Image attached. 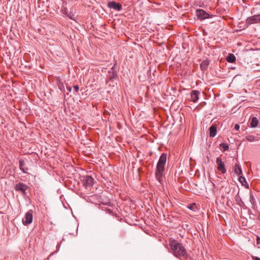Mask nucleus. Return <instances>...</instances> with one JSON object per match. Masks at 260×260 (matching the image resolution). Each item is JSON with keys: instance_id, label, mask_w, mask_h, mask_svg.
<instances>
[{"instance_id": "nucleus-1", "label": "nucleus", "mask_w": 260, "mask_h": 260, "mask_svg": "<svg viewBox=\"0 0 260 260\" xmlns=\"http://www.w3.org/2000/svg\"><path fill=\"white\" fill-rule=\"evenodd\" d=\"M170 246L174 256L179 258L186 259L187 258L188 254L187 250L181 243L173 240L170 242Z\"/></svg>"}, {"instance_id": "nucleus-2", "label": "nucleus", "mask_w": 260, "mask_h": 260, "mask_svg": "<svg viewBox=\"0 0 260 260\" xmlns=\"http://www.w3.org/2000/svg\"><path fill=\"white\" fill-rule=\"evenodd\" d=\"M166 160L167 154L162 153L157 164L155 172V177L160 183L162 181Z\"/></svg>"}, {"instance_id": "nucleus-3", "label": "nucleus", "mask_w": 260, "mask_h": 260, "mask_svg": "<svg viewBox=\"0 0 260 260\" xmlns=\"http://www.w3.org/2000/svg\"><path fill=\"white\" fill-rule=\"evenodd\" d=\"M216 162L217 165V170L221 172L222 174H225L226 172V170L225 168V164L222 161V158L220 157H218L216 158Z\"/></svg>"}, {"instance_id": "nucleus-4", "label": "nucleus", "mask_w": 260, "mask_h": 260, "mask_svg": "<svg viewBox=\"0 0 260 260\" xmlns=\"http://www.w3.org/2000/svg\"><path fill=\"white\" fill-rule=\"evenodd\" d=\"M28 188V186L23 183H19L15 185V189L17 191L21 192L23 195L26 194V191Z\"/></svg>"}, {"instance_id": "nucleus-5", "label": "nucleus", "mask_w": 260, "mask_h": 260, "mask_svg": "<svg viewBox=\"0 0 260 260\" xmlns=\"http://www.w3.org/2000/svg\"><path fill=\"white\" fill-rule=\"evenodd\" d=\"M83 181L84 186L88 188L93 185L94 179L91 176L87 175L84 177Z\"/></svg>"}, {"instance_id": "nucleus-6", "label": "nucleus", "mask_w": 260, "mask_h": 260, "mask_svg": "<svg viewBox=\"0 0 260 260\" xmlns=\"http://www.w3.org/2000/svg\"><path fill=\"white\" fill-rule=\"evenodd\" d=\"M257 23H260V14L248 17L246 20V23L248 25Z\"/></svg>"}, {"instance_id": "nucleus-7", "label": "nucleus", "mask_w": 260, "mask_h": 260, "mask_svg": "<svg viewBox=\"0 0 260 260\" xmlns=\"http://www.w3.org/2000/svg\"><path fill=\"white\" fill-rule=\"evenodd\" d=\"M196 15L198 19L204 20L209 18V14L203 9L196 10Z\"/></svg>"}, {"instance_id": "nucleus-8", "label": "nucleus", "mask_w": 260, "mask_h": 260, "mask_svg": "<svg viewBox=\"0 0 260 260\" xmlns=\"http://www.w3.org/2000/svg\"><path fill=\"white\" fill-rule=\"evenodd\" d=\"M32 221V211L29 210L25 214L24 218L22 220L23 223L27 225L31 223Z\"/></svg>"}, {"instance_id": "nucleus-9", "label": "nucleus", "mask_w": 260, "mask_h": 260, "mask_svg": "<svg viewBox=\"0 0 260 260\" xmlns=\"http://www.w3.org/2000/svg\"><path fill=\"white\" fill-rule=\"evenodd\" d=\"M108 7L117 11H120L122 9V6L119 3L115 2H110L108 4Z\"/></svg>"}, {"instance_id": "nucleus-10", "label": "nucleus", "mask_w": 260, "mask_h": 260, "mask_svg": "<svg viewBox=\"0 0 260 260\" xmlns=\"http://www.w3.org/2000/svg\"><path fill=\"white\" fill-rule=\"evenodd\" d=\"M200 92L198 90H192L190 93V101L193 103H196L199 100Z\"/></svg>"}, {"instance_id": "nucleus-11", "label": "nucleus", "mask_w": 260, "mask_h": 260, "mask_svg": "<svg viewBox=\"0 0 260 260\" xmlns=\"http://www.w3.org/2000/svg\"><path fill=\"white\" fill-rule=\"evenodd\" d=\"M217 133V127L215 124H212L209 128V136L214 137Z\"/></svg>"}, {"instance_id": "nucleus-12", "label": "nucleus", "mask_w": 260, "mask_h": 260, "mask_svg": "<svg viewBox=\"0 0 260 260\" xmlns=\"http://www.w3.org/2000/svg\"><path fill=\"white\" fill-rule=\"evenodd\" d=\"M209 65V61L208 60H204L200 64V68L203 72L206 71Z\"/></svg>"}, {"instance_id": "nucleus-13", "label": "nucleus", "mask_w": 260, "mask_h": 260, "mask_svg": "<svg viewBox=\"0 0 260 260\" xmlns=\"http://www.w3.org/2000/svg\"><path fill=\"white\" fill-rule=\"evenodd\" d=\"M234 173L238 176L242 174V171L241 168L238 164H236L234 168Z\"/></svg>"}, {"instance_id": "nucleus-14", "label": "nucleus", "mask_w": 260, "mask_h": 260, "mask_svg": "<svg viewBox=\"0 0 260 260\" xmlns=\"http://www.w3.org/2000/svg\"><path fill=\"white\" fill-rule=\"evenodd\" d=\"M226 60L229 62L233 63L236 61V57L233 54L230 53L226 57Z\"/></svg>"}, {"instance_id": "nucleus-15", "label": "nucleus", "mask_w": 260, "mask_h": 260, "mask_svg": "<svg viewBox=\"0 0 260 260\" xmlns=\"http://www.w3.org/2000/svg\"><path fill=\"white\" fill-rule=\"evenodd\" d=\"M258 120L255 117H253L251 118V121L250 123L251 126L252 127H255L258 125Z\"/></svg>"}, {"instance_id": "nucleus-16", "label": "nucleus", "mask_w": 260, "mask_h": 260, "mask_svg": "<svg viewBox=\"0 0 260 260\" xmlns=\"http://www.w3.org/2000/svg\"><path fill=\"white\" fill-rule=\"evenodd\" d=\"M19 168H20V169L23 172V173H25L26 172V170H27V169H25L24 168V166L25 165V162H24V161L23 160H20L19 162Z\"/></svg>"}, {"instance_id": "nucleus-17", "label": "nucleus", "mask_w": 260, "mask_h": 260, "mask_svg": "<svg viewBox=\"0 0 260 260\" xmlns=\"http://www.w3.org/2000/svg\"><path fill=\"white\" fill-rule=\"evenodd\" d=\"M220 147L223 149V151H227L229 148L228 144L222 143L220 144Z\"/></svg>"}, {"instance_id": "nucleus-18", "label": "nucleus", "mask_w": 260, "mask_h": 260, "mask_svg": "<svg viewBox=\"0 0 260 260\" xmlns=\"http://www.w3.org/2000/svg\"><path fill=\"white\" fill-rule=\"evenodd\" d=\"M246 139L249 142H253L255 140V137L253 135H248L246 137Z\"/></svg>"}, {"instance_id": "nucleus-19", "label": "nucleus", "mask_w": 260, "mask_h": 260, "mask_svg": "<svg viewBox=\"0 0 260 260\" xmlns=\"http://www.w3.org/2000/svg\"><path fill=\"white\" fill-rule=\"evenodd\" d=\"M239 181L243 184L244 185V183H247L246 181V179L243 176H239Z\"/></svg>"}, {"instance_id": "nucleus-20", "label": "nucleus", "mask_w": 260, "mask_h": 260, "mask_svg": "<svg viewBox=\"0 0 260 260\" xmlns=\"http://www.w3.org/2000/svg\"><path fill=\"white\" fill-rule=\"evenodd\" d=\"M250 201L252 205L255 204V198L252 193H250Z\"/></svg>"}, {"instance_id": "nucleus-21", "label": "nucleus", "mask_w": 260, "mask_h": 260, "mask_svg": "<svg viewBox=\"0 0 260 260\" xmlns=\"http://www.w3.org/2000/svg\"><path fill=\"white\" fill-rule=\"evenodd\" d=\"M73 88L74 90V94H76V93L78 92L79 87L78 85H75L73 86Z\"/></svg>"}, {"instance_id": "nucleus-22", "label": "nucleus", "mask_w": 260, "mask_h": 260, "mask_svg": "<svg viewBox=\"0 0 260 260\" xmlns=\"http://www.w3.org/2000/svg\"><path fill=\"white\" fill-rule=\"evenodd\" d=\"M234 128L236 130V131H238L240 128V126L239 124H236L234 126Z\"/></svg>"}, {"instance_id": "nucleus-23", "label": "nucleus", "mask_w": 260, "mask_h": 260, "mask_svg": "<svg viewBox=\"0 0 260 260\" xmlns=\"http://www.w3.org/2000/svg\"><path fill=\"white\" fill-rule=\"evenodd\" d=\"M256 243L257 244H260V237L257 236L256 238Z\"/></svg>"}, {"instance_id": "nucleus-24", "label": "nucleus", "mask_w": 260, "mask_h": 260, "mask_svg": "<svg viewBox=\"0 0 260 260\" xmlns=\"http://www.w3.org/2000/svg\"><path fill=\"white\" fill-rule=\"evenodd\" d=\"M251 258L254 260H260V258L255 256H252Z\"/></svg>"}, {"instance_id": "nucleus-25", "label": "nucleus", "mask_w": 260, "mask_h": 260, "mask_svg": "<svg viewBox=\"0 0 260 260\" xmlns=\"http://www.w3.org/2000/svg\"><path fill=\"white\" fill-rule=\"evenodd\" d=\"M67 90L69 92H71L72 91V87H67Z\"/></svg>"}, {"instance_id": "nucleus-26", "label": "nucleus", "mask_w": 260, "mask_h": 260, "mask_svg": "<svg viewBox=\"0 0 260 260\" xmlns=\"http://www.w3.org/2000/svg\"><path fill=\"white\" fill-rule=\"evenodd\" d=\"M257 218L260 221V214L258 216Z\"/></svg>"}]
</instances>
